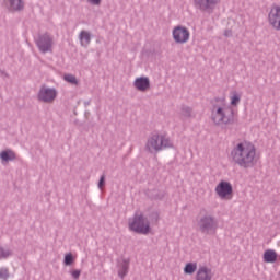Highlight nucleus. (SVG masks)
Segmentation results:
<instances>
[{
  "mask_svg": "<svg viewBox=\"0 0 280 280\" xmlns=\"http://www.w3.org/2000/svg\"><path fill=\"white\" fill-rule=\"evenodd\" d=\"M229 159L234 165L250 170L257 165V148L249 141L238 142L231 149Z\"/></svg>",
  "mask_w": 280,
  "mask_h": 280,
  "instance_id": "1",
  "label": "nucleus"
},
{
  "mask_svg": "<svg viewBox=\"0 0 280 280\" xmlns=\"http://www.w3.org/2000/svg\"><path fill=\"white\" fill-rule=\"evenodd\" d=\"M210 113L211 121L215 126H229V124H233V108H231L224 100L217 101V103L211 106Z\"/></svg>",
  "mask_w": 280,
  "mask_h": 280,
  "instance_id": "2",
  "label": "nucleus"
},
{
  "mask_svg": "<svg viewBox=\"0 0 280 280\" xmlns=\"http://www.w3.org/2000/svg\"><path fill=\"white\" fill-rule=\"evenodd\" d=\"M174 148V142L170 137H167L165 133H152L145 144V150L148 152L154 153V152H162V150H167Z\"/></svg>",
  "mask_w": 280,
  "mask_h": 280,
  "instance_id": "3",
  "label": "nucleus"
},
{
  "mask_svg": "<svg viewBox=\"0 0 280 280\" xmlns=\"http://www.w3.org/2000/svg\"><path fill=\"white\" fill-rule=\"evenodd\" d=\"M129 231L138 233L139 235H149L152 228L150 226V220L142 214V212H135V214L128 219Z\"/></svg>",
  "mask_w": 280,
  "mask_h": 280,
  "instance_id": "4",
  "label": "nucleus"
},
{
  "mask_svg": "<svg viewBox=\"0 0 280 280\" xmlns=\"http://www.w3.org/2000/svg\"><path fill=\"white\" fill-rule=\"evenodd\" d=\"M197 226L203 235H215L218 233V220L211 214L200 217Z\"/></svg>",
  "mask_w": 280,
  "mask_h": 280,
  "instance_id": "5",
  "label": "nucleus"
},
{
  "mask_svg": "<svg viewBox=\"0 0 280 280\" xmlns=\"http://www.w3.org/2000/svg\"><path fill=\"white\" fill-rule=\"evenodd\" d=\"M172 36L176 45H185L186 43H189L191 33L189 32V28H187L186 26L177 25L172 30Z\"/></svg>",
  "mask_w": 280,
  "mask_h": 280,
  "instance_id": "6",
  "label": "nucleus"
},
{
  "mask_svg": "<svg viewBox=\"0 0 280 280\" xmlns=\"http://www.w3.org/2000/svg\"><path fill=\"white\" fill-rule=\"evenodd\" d=\"M214 191L220 200H231V198H233V184H231V182L221 180L215 186Z\"/></svg>",
  "mask_w": 280,
  "mask_h": 280,
  "instance_id": "7",
  "label": "nucleus"
},
{
  "mask_svg": "<svg viewBox=\"0 0 280 280\" xmlns=\"http://www.w3.org/2000/svg\"><path fill=\"white\" fill-rule=\"evenodd\" d=\"M36 45L42 54H47L54 49V37L48 33L42 34L36 40Z\"/></svg>",
  "mask_w": 280,
  "mask_h": 280,
  "instance_id": "8",
  "label": "nucleus"
},
{
  "mask_svg": "<svg viewBox=\"0 0 280 280\" xmlns=\"http://www.w3.org/2000/svg\"><path fill=\"white\" fill-rule=\"evenodd\" d=\"M37 97L39 102H44L45 104H51V102H54V100L58 97V91L56 90V88H47L44 85L39 89Z\"/></svg>",
  "mask_w": 280,
  "mask_h": 280,
  "instance_id": "9",
  "label": "nucleus"
},
{
  "mask_svg": "<svg viewBox=\"0 0 280 280\" xmlns=\"http://www.w3.org/2000/svg\"><path fill=\"white\" fill-rule=\"evenodd\" d=\"M268 23L272 30L280 32V5H273L268 13Z\"/></svg>",
  "mask_w": 280,
  "mask_h": 280,
  "instance_id": "10",
  "label": "nucleus"
},
{
  "mask_svg": "<svg viewBox=\"0 0 280 280\" xmlns=\"http://www.w3.org/2000/svg\"><path fill=\"white\" fill-rule=\"evenodd\" d=\"M196 10L201 12H212L215 10V5L220 3V0H192Z\"/></svg>",
  "mask_w": 280,
  "mask_h": 280,
  "instance_id": "11",
  "label": "nucleus"
},
{
  "mask_svg": "<svg viewBox=\"0 0 280 280\" xmlns=\"http://www.w3.org/2000/svg\"><path fill=\"white\" fill-rule=\"evenodd\" d=\"M195 280H213V270L206 265L199 266L195 275Z\"/></svg>",
  "mask_w": 280,
  "mask_h": 280,
  "instance_id": "12",
  "label": "nucleus"
},
{
  "mask_svg": "<svg viewBox=\"0 0 280 280\" xmlns=\"http://www.w3.org/2000/svg\"><path fill=\"white\" fill-rule=\"evenodd\" d=\"M130 270V258H119L117 262V272L120 279H125Z\"/></svg>",
  "mask_w": 280,
  "mask_h": 280,
  "instance_id": "13",
  "label": "nucleus"
},
{
  "mask_svg": "<svg viewBox=\"0 0 280 280\" xmlns=\"http://www.w3.org/2000/svg\"><path fill=\"white\" fill-rule=\"evenodd\" d=\"M133 86L136 91L140 93H145L150 89V78L148 77H138L133 81Z\"/></svg>",
  "mask_w": 280,
  "mask_h": 280,
  "instance_id": "14",
  "label": "nucleus"
},
{
  "mask_svg": "<svg viewBox=\"0 0 280 280\" xmlns=\"http://www.w3.org/2000/svg\"><path fill=\"white\" fill-rule=\"evenodd\" d=\"M10 12H21L25 9V0H5Z\"/></svg>",
  "mask_w": 280,
  "mask_h": 280,
  "instance_id": "15",
  "label": "nucleus"
},
{
  "mask_svg": "<svg viewBox=\"0 0 280 280\" xmlns=\"http://www.w3.org/2000/svg\"><path fill=\"white\" fill-rule=\"evenodd\" d=\"M0 161L3 165H5V163L16 161V152H14L12 149L2 150L0 152Z\"/></svg>",
  "mask_w": 280,
  "mask_h": 280,
  "instance_id": "16",
  "label": "nucleus"
},
{
  "mask_svg": "<svg viewBox=\"0 0 280 280\" xmlns=\"http://www.w3.org/2000/svg\"><path fill=\"white\" fill-rule=\"evenodd\" d=\"M93 38V35H91V32L89 31H81L79 33V42H80V45L81 47H89L91 45V40Z\"/></svg>",
  "mask_w": 280,
  "mask_h": 280,
  "instance_id": "17",
  "label": "nucleus"
},
{
  "mask_svg": "<svg viewBox=\"0 0 280 280\" xmlns=\"http://www.w3.org/2000/svg\"><path fill=\"white\" fill-rule=\"evenodd\" d=\"M230 108H237L240 102H242V92L232 91L229 96Z\"/></svg>",
  "mask_w": 280,
  "mask_h": 280,
  "instance_id": "18",
  "label": "nucleus"
},
{
  "mask_svg": "<svg viewBox=\"0 0 280 280\" xmlns=\"http://www.w3.org/2000/svg\"><path fill=\"white\" fill-rule=\"evenodd\" d=\"M277 252L275 249H267L264 253L262 259L265 264H275L277 261Z\"/></svg>",
  "mask_w": 280,
  "mask_h": 280,
  "instance_id": "19",
  "label": "nucleus"
},
{
  "mask_svg": "<svg viewBox=\"0 0 280 280\" xmlns=\"http://www.w3.org/2000/svg\"><path fill=\"white\" fill-rule=\"evenodd\" d=\"M198 271V262H187L184 267V275H194Z\"/></svg>",
  "mask_w": 280,
  "mask_h": 280,
  "instance_id": "20",
  "label": "nucleus"
},
{
  "mask_svg": "<svg viewBox=\"0 0 280 280\" xmlns=\"http://www.w3.org/2000/svg\"><path fill=\"white\" fill-rule=\"evenodd\" d=\"M65 82H68V84H73L74 86H78L80 84V81H78V78L73 74H65L63 75Z\"/></svg>",
  "mask_w": 280,
  "mask_h": 280,
  "instance_id": "21",
  "label": "nucleus"
},
{
  "mask_svg": "<svg viewBox=\"0 0 280 280\" xmlns=\"http://www.w3.org/2000/svg\"><path fill=\"white\" fill-rule=\"evenodd\" d=\"M180 116H182L184 119H189V118H191V107H189V106H187V105L182 106Z\"/></svg>",
  "mask_w": 280,
  "mask_h": 280,
  "instance_id": "22",
  "label": "nucleus"
},
{
  "mask_svg": "<svg viewBox=\"0 0 280 280\" xmlns=\"http://www.w3.org/2000/svg\"><path fill=\"white\" fill-rule=\"evenodd\" d=\"M13 252L8 247H0V259H8V257H12Z\"/></svg>",
  "mask_w": 280,
  "mask_h": 280,
  "instance_id": "23",
  "label": "nucleus"
},
{
  "mask_svg": "<svg viewBox=\"0 0 280 280\" xmlns=\"http://www.w3.org/2000/svg\"><path fill=\"white\" fill-rule=\"evenodd\" d=\"M0 279H2V280L10 279V271L8 270L7 267H1L0 268Z\"/></svg>",
  "mask_w": 280,
  "mask_h": 280,
  "instance_id": "24",
  "label": "nucleus"
},
{
  "mask_svg": "<svg viewBox=\"0 0 280 280\" xmlns=\"http://www.w3.org/2000/svg\"><path fill=\"white\" fill-rule=\"evenodd\" d=\"M73 261H74L73 254L68 253L65 255V259H63L65 266H71L73 264Z\"/></svg>",
  "mask_w": 280,
  "mask_h": 280,
  "instance_id": "25",
  "label": "nucleus"
},
{
  "mask_svg": "<svg viewBox=\"0 0 280 280\" xmlns=\"http://www.w3.org/2000/svg\"><path fill=\"white\" fill-rule=\"evenodd\" d=\"M69 275L72 277V279L78 280V279H80V275H82V270L72 269L69 271Z\"/></svg>",
  "mask_w": 280,
  "mask_h": 280,
  "instance_id": "26",
  "label": "nucleus"
},
{
  "mask_svg": "<svg viewBox=\"0 0 280 280\" xmlns=\"http://www.w3.org/2000/svg\"><path fill=\"white\" fill-rule=\"evenodd\" d=\"M90 5H102V0H86Z\"/></svg>",
  "mask_w": 280,
  "mask_h": 280,
  "instance_id": "27",
  "label": "nucleus"
},
{
  "mask_svg": "<svg viewBox=\"0 0 280 280\" xmlns=\"http://www.w3.org/2000/svg\"><path fill=\"white\" fill-rule=\"evenodd\" d=\"M105 180H106V176L102 175L98 182V189H103Z\"/></svg>",
  "mask_w": 280,
  "mask_h": 280,
  "instance_id": "28",
  "label": "nucleus"
},
{
  "mask_svg": "<svg viewBox=\"0 0 280 280\" xmlns=\"http://www.w3.org/2000/svg\"><path fill=\"white\" fill-rule=\"evenodd\" d=\"M231 35H232L231 31L226 30V31L224 32V36L229 37V36H231Z\"/></svg>",
  "mask_w": 280,
  "mask_h": 280,
  "instance_id": "29",
  "label": "nucleus"
}]
</instances>
